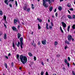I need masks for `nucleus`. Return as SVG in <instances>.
Masks as SVG:
<instances>
[{"mask_svg":"<svg viewBox=\"0 0 75 75\" xmlns=\"http://www.w3.org/2000/svg\"><path fill=\"white\" fill-rule=\"evenodd\" d=\"M20 60L22 64L24 65L25 63L27 61V58L25 56H24L23 55H21L20 57Z\"/></svg>","mask_w":75,"mask_h":75,"instance_id":"obj_1","label":"nucleus"},{"mask_svg":"<svg viewBox=\"0 0 75 75\" xmlns=\"http://www.w3.org/2000/svg\"><path fill=\"white\" fill-rule=\"evenodd\" d=\"M19 40H20V42H18V44L17 45V46L18 47H20V46L21 48H23V46L22 45H24V44H23V38L22 37L21 38L19 39Z\"/></svg>","mask_w":75,"mask_h":75,"instance_id":"obj_2","label":"nucleus"},{"mask_svg":"<svg viewBox=\"0 0 75 75\" xmlns=\"http://www.w3.org/2000/svg\"><path fill=\"white\" fill-rule=\"evenodd\" d=\"M46 1L48 2V1L49 4H50L51 3V1H50V0H43L42 4L43 6L47 8L48 7V4H46Z\"/></svg>","mask_w":75,"mask_h":75,"instance_id":"obj_3","label":"nucleus"},{"mask_svg":"<svg viewBox=\"0 0 75 75\" xmlns=\"http://www.w3.org/2000/svg\"><path fill=\"white\" fill-rule=\"evenodd\" d=\"M67 38H68V40L69 41H71V39H72V36L71 35H68Z\"/></svg>","mask_w":75,"mask_h":75,"instance_id":"obj_4","label":"nucleus"},{"mask_svg":"<svg viewBox=\"0 0 75 75\" xmlns=\"http://www.w3.org/2000/svg\"><path fill=\"white\" fill-rule=\"evenodd\" d=\"M64 62L65 64H67V67H69V63H68V61L67 60V59H64Z\"/></svg>","mask_w":75,"mask_h":75,"instance_id":"obj_5","label":"nucleus"},{"mask_svg":"<svg viewBox=\"0 0 75 75\" xmlns=\"http://www.w3.org/2000/svg\"><path fill=\"white\" fill-rule=\"evenodd\" d=\"M62 24L63 27L64 28H65L67 26V25H66V24L63 22H62Z\"/></svg>","mask_w":75,"mask_h":75,"instance_id":"obj_6","label":"nucleus"},{"mask_svg":"<svg viewBox=\"0 0 75 75\" xmlns=\"http://www.w3.org/2000/svg\"><path fill=\"white\" fill-rule=\"evenodd\" d=\"M42 42L43 45H45L46 44V40H45L44 41H42Z\"/></svg>","mask_w":75,"mask_h":75,"instance_id":"obj_7","label":"nucleus"},{"mask_svg":"<svg viewBox=\"0 0 75 75\" xmlns=\"http://www.w3.org/2000/svg\"><path fill=\"white\" fill-rule=\"evenodd\" d=\"M12 29L13 30V31H17V28H16L15 27H12Z\"/></svg>","mask_w":75,"mask_h":75,"instance_id":"obj_8","label":"nucleus"},{"mask_svg":"<svg viewBox=\"0 0 75 75\" xmlns=\"http://www.w3.org/2000/svg\"><path fill=\"white\" fill-rule=\"evenodd\" d=\"M4 20H5V23H6V24H7V21H6V16L4 15Z\"/></svg>","mask_w":75,"mask_h":75,"instance_id":"obj_9","label":"nucleus"},{"mask_svg":"<svg viewBox=\"0 0 75 75\" xmlns=\"http://www.w3.org/2000/svg\"><path fill=\"white\" fill-rule=\"evenodd\" d=\"M8 0H5L4 1V3H6L7 4V5H8V2H7L8 1Z\"/></svg>","mask_w":75,"mask_h":75,"instance_id":"obj_10","label":"nucleus"},{"mask_svg":"<svg viewBox=\"0 0 75 75\" xmlns=\"http://www.w3.org/2000/svg\"><path fill=\"white\" fill-rule=\"evenodd\" d=\"M23 8L24 10H27V6H25L23 7Z\"/></svg>","mask_w":75,"mask_h":75,"instance_id":"obj_11","label":"nucleus"},{"mask_svg":"<svg viewBox=\"0 0 75 75\" xmlns=\"http://www.w3.org/2000/svg\"><path fill=\"white\" fill-rule=\"evenodd\" d=\"M17 35H18V39H19V38H20V37H21V34H20V33H18Z\"/></svg>","mask_w":75,"mask_h":75,"instance_id":"obj_12","label":"nucleus"},{"mask_svg":"<svg viewBox=\"0 0 75 75\" xmlns=\"http://www.w3.org/2000/svg\"><path fill=\"white\" fill-rule=\"evenodd\" d=\"M3 38L4 40H6L7 39V35L6 34H4Z\"/></svg>","mask_w":75,"mask_h":75,"instance_id":"obj_13","label":"nucleus"},{"mask_svg":"<svg viewBox=\"0 0 75 75\" xmlns=\"http://www.w3.org/2000/svg\"><path fill=\"white\" fill-rule=\"evenodd\" d=\"M65 43H66V44H67L68 45H69V44H70L69 43V42H68V41H67V40H66L65 41Z\"/></svg>","mask_w":75,"mask_h":75,"instance_id":"obj_14","label":"nucleus"},{"mask_svg":"<svg viewBox=\"0 0 75 75\" xmlns=\"http://www.w3.org/2000/svg\"><path fill=\"white\" fill-rule=\"evenodd\" d=\"M58 9L59 11H61L62 10V8L61 7V6H59Z\"/></svg>","mask_w":75,"mask_h":75,"instance_id":"obj_15","label":"nucleus"},{"mask_svg":"<svg viewBox=\"0 0 75 75\" xmlns=\"http://www.w3.org/2000/svg\"><path fill=\"white\" fill-rule=\"evenodd\" d=\"M46 29H47V30H49V27H48V24L46 23Z\"/></svg>","mask_w":75,"mask_h":75,"instance_id":"obj_16","label":"nucleus"},{"mask_svg":"<svg viewBox=\"0 0 75 75\" xmlns=\"http://www.w3.org/2000/svg\"><path fill=\"white\" fill-rule=\"evenodd\" d=\"M52 9H53V7L52 6L51 7H50L49 8V10L50 11H52Z\"/></svg>","mask_w":75,"mask_h":75,"instance_id":"obj_17","label":"nucleus"},{"mask_svg":"<svg viewBox=\"0 0 75 75\" xmlns=\"http://www.w3.org/2000/svg\"><path fill=\"white\" fill-rule=\"evenodd\" d=\"M67 16L69 19H72V17H71L70 15H68Z\"/></svg>","mask_w":75,"mask_h":75,"instance_id":"obj_18","label":"nucleus"},{"mask_svg":"<svg viewBox=\"0 0 75 75\" xmlns=\"http://www.w3.org/2000/svg\"><path fill=\"white\" fill-rule=\"evenodd\" d=\"M37 20H38L40 23H41V22H42V20L41 19H40L39 18H37Z\"/></svg>","mask_w":75,"mask_h":75,"instance_id":"obj_19","label":"nucleus"},{"mask_svg":"<svg viewBox=\"0 0 75 75\" xmlns=\"http://www.w3.org/2000/svg\"><path fill=\"white\" fill-rule=\"evenodd\" d=\"M14 24H15V23H16L18 21H17V20L16 19H14Z\"/></svg>","mask_w":75,"mask_h":75,"instance_id":"obj_20","label":"nucleus"},{"mask_svg":"<svg viewBox=\"0 0 75 75\" xmlns=\"http://www.w3.org/2000/svg\"><path fill=\"white\" fill-rule=\"evenodd\" d=\"M16 57H17V59H18V61H20V60L18 59V58H19V55H18V54H17V55H16Z\"/></svg>","mask_w":75,"mask_h":75,"instance_id":"obj_21","label":"nucleus"},{"mask_svg":"<svg viewBox=\"0 0 75 75\" xmlns=\"http://www.w3.org/2000/svg\"><path fill=\"white\" fill-rule=\"evenodd\" d=\"M28 54L30 57H33V54H32L31 52H29Z\"/></svg>","mask_w":75,"mask_h":75,"instance_id":"obj_22","label":"nucleus"},{"mask_svg":"<svg viewBox=\"0 0 75 75\" xmlns=\"http://www.w3.org/2000/svg\"><path fill=\"white\" fill-rule=\"evenodd\" d=\"M71 6V4H68L67 5V7H70Z\"/></svg>","mask_w":75,"mask_h":75,"instance_id":"obj_23","label":"nucleus"},{"mask_svg":"<svg viewBox=\"0 0 75 75\" xmlns=\"http://www.w3.org/2000/svg\"><path fill=\"white\" fill-rule=\"evenodd\" d=\"M26 11H27L28 12H30V8H28V9L27 8V10Z\"/></svg>","mask_w":75,"mask_h":75,"instance_id":"obj_24","label":"nucleus"},{"mask_svg":"<svg viewBox=\"0 0 75 75\" xmlns=\"http://www.w3.org/2000/svg\"><path fill=\"white\" fill-rule=\"evenodd\" d=\"M38 30L41 29V26H40V24H38Z\"/></svg>","mask_w":75,"mask_h":75,"instance_id":"obj_25","label":"nucleus"},{"mask_svg":"<svg viewBox=\"0 0 75 75\" xmlns=\"http://www.w3.org/2000/svg\"><path fill=\"white\" fill-rule=\"evenodd\" d=\"M70 28V26H68V28H67V31L68 32L69 31V29Z\"/></svg>","mask_w":75,"mask_h":75,"instance_id":"obj_26","label":"nucleus"},{"mask_svg":"<svg viewBox=\"0 0 75 75\" xmlns=\"http://www.w3.org/2000/svg\"><path fill=\"white\" fill-rule=\"evenodd\" d=\"M12 45L13 48H15V45H14V42H13Z\"/></svg>","mask_w":75,"mask_h":75,"instance_id":"obj_27","label":"nucleus"},{"mask_svg":"<svg viewBox=\"0 0 75 75\" xmlns=\"http://www.w3.org/2000/svg\"><path fill=\"white\" fill-rule=\"evenodd\" d=\"M72 28L73 30H74V29H75V25H74L72 26Z\"/></svg>","mask_w":75,"mask_h":75,"instance_id":"obj_28","label":"nucleus"},{"mask_svg":"<svg viewBox=\"0 0 75 75\" xmlns=\"http://www.w3.org/2000/svg\"><path fill=\"white\" fill-rule=\"evenodd\" d=\"M49 27L50 30H52V27L51 26V25H49Z\"/></svg>","mask_w":75,"mask_h":75,"instance_id":"obj_29","label":"nucleus"},{"mask_svg":"<svg viewBox=\"0 0 75 75\" xmlns=\"http://www.w3.org/2000/svg\"><path fill=\"white\" fill-rule=\"evenodd\" d=\"M0 15H1V16H2L3 15V12H2V11H0Z\"/></svg>","mask_w":75,"mask_h":75,"instance_id":"obj_30","label":"nucleus"},{"mask_svg":"<svg viewBox=\"0 0 75 75\" xmlns=\"http://www.w3.org/2000/svg\"><path fill=\"white\" fill-rule=\"evenodd\" d=\"M32 45L35 47H36V45H35V44L34 43H32Z\"/></svg>","mask_w":75,"mask_h":75,"instance_id":"obj_31","label":"nucleus"},{"mask_svg":"<svg viewBox=\"0 0 75 75\" xmlns=\"http://www.w3.org/2000/svg\"><path fill=\"white\" fill-rule=\"evenodd\" d=\"M57 44H58V42H57V41L55 42L54 45H57Z\"/></svg>","mask_w":75,"mask_h":75,"instance_id":"obj_32","label":"nucleus"},{"mask_svg":"<svg viewBox=\"0 0 75 75\" xmlns=\"http://www.w3.org/2000/svg\"><path fill=\"white\" fill-rule=\"evenodd\" d=\"M44 74V73L43 71H41L40 73L41 75H43Z\"/></svg>","mask_w":75,"mask_h":75,"instance_id":"obj_33","label":"nucleus"},{"mask_svg":"<svg viewBox=\"0 0 75 75\" xmlns=\"http://www.w3.org/2000/svg\"><path fill=\"white\" fill-rule=\"evenodd\" d=\"M15 4L16 5V6L17 7V6L18 4H17V2L16 1H15Z\"/></svg>","mask_w":75,"mask_h":75,"instance_id":"obj_34","label":"nucleus"},{"mask_svg":"<svg viewBox=\"0 0 75 75\" xmlns=\"http://www.w3.org/2000/svg\"><path fill=\"white\" fill-rule=\"evenodd\" d=\"M5 64V67L6 68H7V64L6 63Z\"/></svg>","mask_w":75,"mask_h":75,"instance_id":"obj_35","label":"nucleus"},{"mask_svg":"<svg viewBox=\"0 0 75 75\" xmlns=\"http://www.w3.org/2000/svg\"><path fill=\"white\" fill-rule=\"evenodd\" d=\"M69 10H71V11H74V9L73 8H70L69 9Z\"/></svg>","mask_w":75,"mask_h":75,"instance_id":"obj_36","label":"nucleus"},{"mask_svg":"<svg viewBox=\"0 0 75 75\" xmlns=\"http://www.w3.org/2000/svg\"><path fill=\"white\" fill-rule=\"evenodd\" d=\"M68 59L69 61H70V60H71V59H70V57H68Z\"/></svg>","mask_w":75,"mask_h":75,"instance_id":"obj_37","label":"nucleus"},{"mask_svg":"<svg viewBox=\"0 0 75 75\" xmlns=\"http://www.w3.org/2000/svg\"><path fill=\"white\" fill-rule=\"evenodd\" d=\"M72 74L73 75H75V74L74 73V71H72Z\"/></svg>","mask_w":75,"mask_h":75,"instance_id":"obj_38","label":"nucleus"},{"mask_svg":"<svg viewBox=\"0 0 75 75\" xmlns=\"http://www.w3.org/2000/svg\"><path fill=\"white\" fill-rule=\"evenodd\" d=\"M14 65V63L13 62H12L11 63V66L12 67H13Z\"/></svg>","mask_w":75,"mask_h":75,"instance_id":"obj_39","label":"nucleus"},{"mask_svg":"<svg viewBox=\"0 0 75 75\" xmlns=\"http://www.w3.org/2000/svg\"><path fill=\"white\" fill-rule=\"evenodd\" d=\"M51 23L52 26H54V25L53 24V23H52V22H51Z\"/></svg>","mask_w":75,"mask_h":75,"instance_id":"obj_40","label":"nucleus"},{"mask_svg":"<svg viewBox=\"0 0 75 75\" xmlns=\"http://www.w3.org/2000/svg\"><path fill=\"white\" fill-rule=\"evenodd\" d=\"M4 25L5 27L6 28H7V26L5 24V23H4Z\"/></svg>","mask_w":75,"mask_h":75,"instance_id":"obj_41","label":"nucleus"},{"mask_svg":"<svg viewBox=\"0 0 75 75\" xmlns=\"http://www.w3.org/2000/svg\"><path fill=\"white\" fill-rule=\"evenodd\" d=\"M60 55L59 54H58L57 55V57H60Z\"/></svg>","mask_w":75,"mask_h":75,"instance_id":"obj_42","label":"nucleus"},{"mask_svg":"<svg viewBox=\"0 0 75 75\" xmlns=\"http://www.w3.org/2000/svg\"><path fill=\"white\" fill-rule=\"evenodd\" d=\"M55 16H56V17L58 16V13H56Z\"/></svg>","mask_w":75,"mask_h":75,"instance_id":"obj_43","label":"nucleus"},{"mask_svg":"<svg viewBox=\"0 0 75 75\" xmlns=\"http://www.w3.org/2000/svg\"><path fill=\"white\" fill-rule=\"evenodd\" d=\"M73 18H74V19H75V15H74L73 16Z\"/></svg>","mask_w":75,"mask_h":75,"instance_id":"obj_44","label":"nucleus"},{"mask_svg":"<svg viewBox=\"0 0 75 75\" xmlns=\"http://www.w3.org/2000/svg\"><path fill=\"white\" fill-rule=\"evenodd\" d=\"M34 59L35 61V60H36V57H34Z\"/></svg>","mask_w":75,"mask_h":75,"instance_id":"obj_45","label":"nucleus"},{"mask_svg":"<svg viewBox=\"0 0 75 75\" xmlns=\"http://www.w3.org/2000/svg\"><path fill=\"white\" fill-rule=\"evenodd\" d=\"M9 6L10 7H12V5L11 4H9Z\"/></svg>","mask_w":75,"mask_h":75,"instance_id":"obj_46","label":"nucleus"},{"mask_svg":"<svg viewBox=\"0 0 75 75\" xmlns=\"http://www.w3.org/2000/svg\"><path fill=\"white\" fill-rule=\"evenodd\" d=\"M67 48H68V47L67 46H65V50H67Z\"/></svg>","mask_w":75,"mask_h":75,"instance_id":"obj_47","label":"nucleus"},{"mask_svg":"<svg viewBox=\"0 0 75 75\" xmlns=\"http://www.w3.org/2000/svg\"><path fill=\"white\" fill-rule=\"evenodd\" d=\"M61 32L62 33H64V31H63V30H62V29L60 30Z\"/></svg>","mask_w":75,"mask_h":75,"instance_id":"obj_48","label":"nucleus"},{"mask_svg":"<svg viewBox=\"0 0 75 75\" xmlns=\"http://www.w3.org/2000/svg\"><path fill=\"white\" fill-rule=\"evenodd\" d=\"M46 75H48V73L47 72H46Z\"/></svg>","mask_w":75,"mask_h":75,"instance_id":"obj_49","label":"nucleus"},{"mask_svg":"<svg viewBox=\"0 0 75 75\" xmlns=\"http://www.w3.org/2000/svg\"><path fill=\"white\" fill-rule=\"evenodd\" d=\"M5 57H6V58L7 59H8V57H7V56H5Z\"/></svg>","mask_w":75,"mask_h":75,"instance_id":"obj_50","label":"nucleus"},{"mask_svg":"<svg viewBox=\"0 0 75 75\" xmlns=\"http://www.w3.org/2000/svg\"><path fill=\"white\" fill-rule=\"evenodd\" d=\"M68 13H69V14H71V12H70V11H69V10H68Z\"/></svg>","mask_w":75,"mask_h":75,"instance_id":"obj_51","label":"nucleus"},{"mask_svg":"<svg viewBox=\"0 0 75 75\" xmlns=\"http://www.w3.org/2000/svg\"><path fill=\"white\" fill-rule=\"evenodd\" d=\"M20 25H18V29H19V28H20Z\"/></svg>","mask_w":75,"mask_h":75,"instance_id":"obj_52","label":"nucleus"},{"mask_svg":"<svg viewBox=\"0 0 75 75\" xmlns=\"http://www.w3.org/2000/svg\"><path fill=\"white\" fill-rule=\"evenodd\" d=\"M38 45H40V42H38Z\"/></svg>","mask_w":75,"mask_h":75,"instance_id":"obj_53","label":"nucleus"},{"mask_svg":"<svg viewBox=\"0 0 75 75\" xmlns=\"http://www.w3.org/2000/svg\"><path fill=\"white\" fill-rule=\"evenodd\" d=\"M32 8L33 9H34V6H32Z\"/></svg>","mask_w":75,"mask_h":75,"instance_id":"obj_54","label":"nucleus"},{"mask_svg":"<svg viewBox=\"0 0 75 75\" xmlns=\"http://www.w3.org/2000/svg\"><path fill=\"white\" fill-rule=\"evenodd\" d=\"M2 33H0V36L1 35H2Z\"/></svg>","mask_w":75,"mask_h":75,"instance_id":"obj_55","label":"nucleus"},{"mask_svg":"<svg viewBox=\"0 0 75 75\" xmlns=\"http://www.w3.org/2000/svg\"><path fill=\"white\" fill-rule=\"evenodd\" d=\"M41 64H42V65H44V63H43V62H41Z\"/></svg>","mask_w":75,"mask_h":75,"instance_id":"obj_56","label":"nucleus"},{"mask_svg":"<svg viewBox=\"0 0 75 75\" xmlns=\"http://www.w3.org/2000/svg\"><path fill=\"white\" fill-rule=\"evenodd\" d=\"M72 40V41H74V39L73 38L71 39Z\"/></svg>","mask_w":75,"mask_h":75,"instance_id":"obj_57","label":"nucleus"},{"mask_svg":"<svg viewBox=\"0 0 75 75\" xmlns=\"http://www.w3.org/2000/svg\"><path fill=\"white\" fill-rule=\"evenodd\" d=\"M56 11H57V9H55L54 10V12H55Z\"/></svg>","mask_w":75,"mask_h":75,"instance_id":"obj_58","label":"nucleus"},{"mask_svg":"<svg viewBox=\"0 0 75 75\" xmlns=\"http://www.w3.org/2000/svg\"><path fill=\"white\" fill-rule=\"evenodd\" d=\"M63 70H65V68L63 67Z\"/></svg>","mask_w":75,"mask_h":75,"instance_id":"obj_59","label":"nucleus"},{"mask_svg":"<svg viewBox=\"0 0 75 75\" xmlns=\"http://www.w3.org/2000/svg\"><path fill=\"white\" fill-rule=\"evenodd\" d=\"M11 55V54L9 53V54H8V56H10Z\"/></svg>","mask_w":75,"mask_h":75,"instance_id":"obj_60","label":"nucleus"},{"mask_svg":"<svg viewBox=\"0 0 75 75\" xmlns=\"http://www.w3.org/2000/svg\"><path fill=\"white\" fill-rule=\"evenodd\" d=\"M48 22L49 23H50V20L49 19L48 20Z\"/></svg>","mask_w":75,"mask_h":75,"instance_id":"obj_61","label":"nucleus"},{"mask_svg":"<svg viewBox=\"0 0 75 75\" xmlns=\"http://www.w3.org/2000/svg\"><path fill=\"white\" fill-rule=\"evenodd\" d=\"M19 69H20V70H21V67H20Z\"/></svg>","mask_w":75,"mask_h":75,"instance_id":"obj_62","label":"nucleus"},{"mask_svg":"<svg viewBox=\"0 0 75 75\" xmlns=\"http://www.w3.org/2000/svg\"><path fill=\"white\" fill-rule=\"evenodd\" d=\"M11 1H14V0H10Z\"/></svg>","mask_w":75,"mask_h":75,"instance_id":"obj_63","label":"nucleus"},{"mask_svg":"<svg viewBox=\"0 0 75 75\" xmlns=\"http://www.w3.org/2000/svg\"><path fill=\"white\" fill-rule=\"evenodd\" d=\"M63 0H60V2H61V1H62Z\"/></svg>","mask_w":75,"mask_h":75,"instance_id":"obj_64","label":"nucleus"}]
</instances>
